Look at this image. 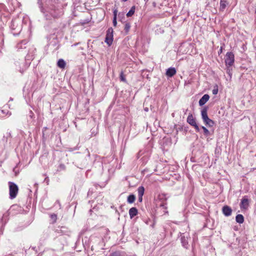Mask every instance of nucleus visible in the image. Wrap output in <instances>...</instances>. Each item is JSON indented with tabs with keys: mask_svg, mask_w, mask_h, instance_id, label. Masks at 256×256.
<instances>
[{
	"mask_svg": "<svg viewBox=\"0 0 256 256\" xmlns=\"http://www.w3.org/2000/svg\"><path fill=\"white\" fill-rule=\"evenodd\" d=\"M234 62V56L232 52H228L226 56L225 64L227 67L232 66Z\"/></svg>",
	"mask_w": 256,
	"mask_h": 256,
	"instance_id": "obj_3",
	"label": "nucleus"
},
{
	"mask_svg": "<svg viewBox=\"0 0 256 256\" xmlns=\"http://www.w3.org/2000/svg\"><path fill=\"white\" fill-rule=\"evenodd\" d=\"M176 73V70L174 68H170L166 70V74L168 77H172L174 76Z\"/></svg>",
	"mask_w": 256,
	"mask_h": 256,
	"instance_id": "obj_7",
	"label": "nucleus"
},
{
	"mask_svg": "<svg viewBox=\"0 0 256 256\" xmlns=\"http://www.w3.org/2000/svg\"><path fill=\"white\" fill-rule=\"evenodd\" d=\"M255 14H256V10H255Z\"/></svg>",
	"mask_w": 256,
	"mask_h": 256,
	"instance_id": "obj_28",
	"label": "nucleus"
},
{
	"mask_svg": "<svg viewBox=\"0 0 256 256\" xmlns=\"http://www.w3.org/2000/svg\"><path fill=\"white\" fill-rule=\"evenodd\" d=\"M228 4V3L226 0H220V10L224 11Z\"/></svg>",
	"mask_w": 256,
	"mask_h": 256,
	"instance_id": "obj_11",
	"label": "nucleus"
},
{
	"mask_svg": "<svg viewBox=\"0 0 256 256\" xmlns=\"http://www.w3.org/2000/svg\"><path fill=\"white\" fill-rule=\"evenodd\" d=\"M57 66L58 68L64 69L66 67V63L64 60L60 59L57 62Z\"/></svg>",
	"mask_w": 256,
	"mask_h": 256,
	"instance_id": "obj_12",
	"label": "nucleus"
},
{
	"mask_svg": "<svg viewBox=\"0 0 256 256\" xmlns=\"http://www.w3.org/2000/svg\"><path fill=\"white\" fill-rule=\"evenodd\" d=\"M136 10L135 6H132L130 10H129V12L126 14V16L127 17H130L132 16L134 14Z\"/></svg>",
	"mask_w": 256,
	"mask_h": 256,
	"instance_id": "obj_15",
	"label": "nucleus"
},
{
	"mask_svg": "<svg viewBox=\"0 0 256 256\" xmlns=\"http://www.w3.org/2000/svg\"><path fill=\"white\" fill-rule=\"evenodd\" d=\"M128 212L130 218H132L138 214V210L136 208L132 207L130 209Z\"/></svg>",
	"mask_w": 256,
	"mask_h": 256,
	"instance_id": "obj_9",
	"label": "nucleus"
},
{
	"mask_svg": "<svg viewBox=\"0 0 256 256\" xmlns=\"http://www.w3.org/2000/svg\"><path fill=\"white\" fill-rule=\"evenodd\" d=\"M142 196H138V201L141 202L142 201Z\"/></svg>",
	"mask_w": 256,
	"mask_h": 256,
	"instance_id": "obj_26",
	"label": "nucleus"
},
{
	"mask_svg": "<svg viewBox=\"0 0 256 256\" xmlns=\"http://www.w3.org/2000/svg\"><path fill=\"white\" fill-rule=\"evenodd\" d=\"M113 25L114 26H116L117 24V22H116V18H113V20H112Z\"/></svg>",
	"mask_w": 256,
	"mask_h": 256,
	"instance_id": "obj_25",
	"label": "nucleus"
},
{
	"mask_svg": "<svg viewBox=\"0 0 256 256\" xmlns=\"http://www.w3.org/2000/svg\"><path fill=\"white\" fill-rule=\"evenodd\" d=\"M160 206H164V203L161 204H160Z\"/></svg>",
	"mask_w": 256,
	"mask_h": 256,
	"instance_id": "obj_27",
	"label": "nucleus"
},
{
	"mask_svg": "<svg viewBox=\"0 0 256 256\" xmlns=\"http://www.w3.org/2000/svg\"><path fill=\"white\" fill-rule=\"evenodd\" d=\"M202 128L203 130H204V135L206 136H209L210 134V132L209 130L204 126H202Z\"/></svg>",
	"mask_w": 256,
	"mask_h": 256,
	"instance_id": "obj_18",
	"label": "nucleus"
},
{
	"mask_svg": "<svg viewBox=\"0 0 256 256\" xmlns=\"http://www.w3.org/2000/svg\"><path fill=\"white\" fill-rule=\"evenodd\" d=\"M130 28V23H126L124 26V30L126 34L128 33Z\"/></svg>",
	"mask_w": 256,
	"mask_h": 256,
	"instance_id": "obj_17",
	"label": "nucleus"
},
{
	"mask_svg": "<svg viewBox=\"0 0 256 256\" xmlns=\"http://www.w3.org/2000/svg\"><path fill=\"white\" fill-rule=\"evenodd\" d=\"M250 200L248 199L247 196H244L241 200L240 206L242 210H248L250 205Z\"/></svg>",
	"mask_w": 256,
	"mask_h": 256,
	"instance_id": "obj_5",
	"label": "nucleus"
},
{
	"mask_svg": "<svg viewBox=\"0 0 256 256\" xmlns=\"http://www.w3.org/2000/svg\"><path fill=\"white\" fill-rule=\"evenodd\" d=\"M187 122L191 126H193L196 123L195 118H194L192 114H190L188 116L187 118Z\"/></svg>",
	"mask_w": 256,
	"mask_h": 256,
	"instance_id": "obj_10",
	"label": "nucleus"
},
{
	"mask_svg": "<svg viewBox=\"0 0 256 256\" xmlns=\"http://www.w3.org/2000/svg\"><path fill=\"white\" fill-rule=\"evenodd\" d=\"M236 220L240 224H242L244 222V217L241 214H237L236 217Z\"/></svg>",
	"mask_w": 256,
	"mask_h": 256,
	"instance_id": "obj_13",
	"label": "nucleus"
},
{
	"mask_svg": "<svg viewBox=\"0 0 256 256\" xmlns=\"http://www.w3.org/2000/svg\"><path fill=\"white\" fill-rule=\"evenodd\" d=\"M222 211L224 214L226 216H230L232 214V210L229 206H224L222 209Z\"/></svg>",
	"mask_w": 256,
	"mask_h": 256,
	"instance_id": "obj_6",
	"label": "nucleus"
},
{
	"mask_svg": "<svg viewBox=\"0 0 256 256\" xmlns=\"http://www.w3.org/2000/svg\"><path fill=\"white\" fill-rule=\"evenodd\" d=\"M212 94H216L218 92V86L217 85H216L215 86H214V88L212 90Z\"/></svg>",
	"mask_w": 256,
	"mask_h": 256,
	"instance_id": "obj_20",
	"label": "nucleus"
},
{
	"mask_svg": "<svg viewBox=\"0 0 256 256\" xmlns=\"http://www.w3.org/2000/svg\"><path fill=\"white\" fill-rule=\"evenodd\" d=\"M210 96L207 94H204L199 100V104L200 106L204 105L209 100Z\"/></svg>",
	"mask_w": 256,
	"mask_h": 256,
	"instance_id": "obj_8",
	"label": "nucleus"
},
{
	"mask_svg": "<svg viewBox=\"0 0 256 256\" xmlns=\"http://www.w3.org/2000/svg\"><path fill=\"white\" fill-rule=\"evenodd\" d=\"M9 194L10 199L14 198L18 193V186L13 182H8Z\"/></svg>",
	"mask_w": 256,
	"mask_h": 256,
	"instance_id": "obj_1",
	"label": "nucleus"
},
{
	"mask_svg": "<svg viewBox=\"0 0 256 256\" xmlns=\"http://www.w3.org/2000/svg\"><path fill=\"white\" fill-rule=\"evenodd\" d=\"M144 188L143 186H139L138 188V196H144Z\"/></svg>",
	"mask_w": 256,
	"mask_h": 256,
	"instance_id": "obj_16",
	"label": "nucleus"
},
{
	"mask_svg": "<svg viewBox=\"0 0 256 256\" xmlns=\"http://www.w3.org/2000/svg\"><path fill=\"white\" fill-rule=\"evenodd\" d=\"M113 29L112 28H108L106 32L105 42L110 46L113 42Z\"/></svg>",
	"mask_w": 256,
	"mask_h": 256,
	"instance_id": "obj_4",
	"label": "nucleus"
},
{
	"mask_svg": "<svg viewBox=\"0 0 256 256\" xmlns=\"http://www.w3.org/2000/svg\"><path fill=\"white\" fill-rule=\"evenodd\" d=\"M136 200V196L133 194H130L128 196L127 202L128 204H132Z\"/></svg>",
	"mask_w": 256,
	"mask_h": 256,
	"instance_id": "obj_14",
	"label": "nucleus"
},
{
	"mask_svg": "<svg viewBox=\"0 0 256 256\" xmlns=\"http://www.w3.org/2000/svg\"><path fill=\"white\" fill-rule=\"evenodd\" d=\"M230 68V67H227L226 72L228 74V75L231 77L232 74L231 72L232 68Z\"/></svg>",
	"mask_w": 256,
	"mask_h": 256,
	"instance_id": "obj_23",
	"label": "nucleus"
},
{
	"mask_svg": "<svg viewBox=\"0 0 256 256\" xmlns=\"http://www.w3.org/2000/svg\"><path fill=\"white\" fill-rule=\"evenodd\" d=\"M192 126L194 128L196 132H200V128H199L198 126L197 125L196 123L195 124H194Z\"/></svg>",
	"mask_w": 256,
	"mask_h": 256,
	"instance_id": "obj_24",
	"label": "nucleus"
},
{
	"mask_svg": "<svg viewBox=\"0 0 256 256\" xmlns=\"http://www.w3.org/2000/svg\"><path fill=\"white\" fill-rule=\"evenodd\" d=\"M207 112V108H204L201 112L202 117L204 123L208 126L212 127L214 125V122L208 117Z\"/></svg>",
	"mask_w": 256,
	"mask_h": 256,
	"instance_id": "obj_2",
	"label": "nucleus"
},
{
	"mask_svg": "<svg viewBox=\"0 0 256 256\" xmlns=\"http://www.w3.org/2000/svg\"><path fill=\"white\" fill-rule=\"evenodd\" d=\"M50 218L54 222H56L57 219L56 215V214H52L50 216Z\"/></svg>",
	"mask_w": 256,
	"mask_h": 256,
	"instance_id": "obj_21",
	"label": "nucleus"
},
{
	"mask_svg": "<svg viewBox=\"0 0 256 256\" xmlns=\"http://www.w3.org/2000/svg\"><path fill=\"white\" fill-rule=\"evenodd\" d=\"M118 9L117 8H114L113 10V15L114 18H117V14H118Z\"/></svg>",
	"mask_w": 256,
	"mask_h": 256,
	"instance_id": "obj_22",
	"label": "nucleus"
},
{
	"mask_svg": "<svg viewBox=\"0 0 256 256\" xmlns=\"http://www.w3.org/2000/svg\"><path fill=\"white\" fill-rule=\"evenodd\" d=\"M120 79L122 81L124 82H126V79L125 78V76L124 75V72L122 71L120 74Z\"/></svg>",
	"mask_w": 256,
	"mask_h": 256,
	"instance_id": "obj_19",
	"label": "nucleus"
}]
</instances>
